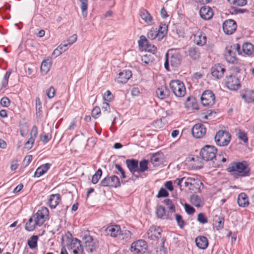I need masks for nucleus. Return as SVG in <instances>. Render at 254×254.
Segmentation results:
<instances>
[{"mask_svg":"<svg viewBox=\"0 0 254 254\" xmlns=\"http://www.w3.org/2000/svg\"><path fill=\"white\" fill-rule=\"evenodd\" d=\"M147 37L148 39L153 40L155 38H158L159 41V33L157 32V29L152 28L148 31L147 34Z\"/></svg>","mask_w":254,"mask_h":254,"instance_id":"nucleus-44","label":"nucleus"},{"mask_svg":"<svg viewBox=\"0 0 254 254\" xmlns=\"http://www.w3.org/2000/svg\"><path fill=\"white\" fill-rule=\"evenodd\" d=\"M181 56L177 52L173 49L169 50L165 55V68L167 71H170L169 65L172 67H178L181 63Z\"/></svg>","mask_w":254,"mask_h":254,"instance_id":"nucleus-2","label":"nucleus"},{"mask_svg":"<svg viewBox=\"0 0 254 254\" xmlns=\"http://www.w3.org/2000/svg\"><path fill=\"white\" fill-rule=\"evenodd\" d=\"M236 22L233 19L226 20L223 24L224 32L228 35L233 34L236 30Z\"/></svg>","mask_w":254,"mask_h":254,"instance_id":"nucleus-17","label":"nucleus"},{"mask_svg":"<svg viewBox=\"0 0 254 254\" xmlns=\"http://www.w3.org/2000/svg\"><path fill=\"white\" fill-rule=\"evenodd\" d=\"M106 231L108 235L113 237H116L119 235L121 232L120 226L117 225L108 227L106 229Z\"/></svg>","mask_w":254,"mask_h":254,"instance_id":"nucleus-25","label":"nucleus"},{"mask_svg":"<svg viewBox=\"0 0 254 254\" xmlns=\"http://www.w3.org/2000/svg\"><path fill=\"white\" fill-rule=\"evenodd\" d=\"M126 163L127 168L131 172V173L135 178H138L139 177L138 176L135 175L134 174L135 172L137 173L138 163V161L134 159H127L126 161Z\"/></svg>","mask_w":254,"mask_h":254,"instance_id":"nucleus-18","label":"nucleus"},{"mask_svg":"<svg viewBox=\"0 0 254 254\" xmlns=\"http://www.w3.org/2000/svg\"><path fill=\"white\" fill-rule=\"evenodd\" d=\"M167 31V25L165 23H161L157 32L159 33V41H161L166 35Z\"/></svg>","mask_w":254,"mask_h":254,"instance_id":"nucleus-38","label":"nucleus"},{"mask_svg":"<svg viewBox=\"0 0 254 254\" xmlns=\"http://www.w3.org/2000/svg\"><path fill=\"white\" fill-rule=\"evenodd\" d=\"M115 167L121 173L123 178L124 179L126 178L125 172L120 164H116L115 165Z\"/></svg>","mask_w":254,"mask_h":254,"instance_id":"nucleus-61","label":"nucleus"},{"mask_svg":"<svg viewBox=\"0 0 254 254\" xmlns=\"http://www.w3.org/2000/svg\"><path fill=\"white\" fill-rule=\"evenodd\" d=\"M156 94L159 99H164L169 96L170 91L166 87H161L156 90Z\"/></svg>","mask_w":254,"mask_h":254,"instance_id":"nucleus-29","label":"nucleus"},{"mask_svg":"<svg viewBox=\"0 0 254 254\" xmlns=\"http://www.w3.org/2000/svg\"><path fill=\"white\" fill-rule=\"evenodd\" d=\"M100 185L102 187L118 188L120 187L121 183L119 178L113 175L111 177H105L101 181Z\"/></svg>","mask_w":254,"mask_h":254,"instance_id":"nucleus-10","label":"nucleus"},{"mask_svg":"<svg viewBox=\"0 0 254 254\" xmlns=\"http://www.w3.org/2000/svg\"><path fill=\"white\" fill-rule=\"evenodd\" d=\"M163 202L167 206V208L169 209L171 212H175V205L171 199L169 198L165 199L163 201Z\"/></svg>","mask_w":254,"mask_h":254,"instance_id":"nucleus-49","label":"nucleus"},{"mask_svg":"<svg viewBox=\"0 0 254 254\" xmlns=\"http://www.w3.org/2000/svg\"><path fill=\"white\" fill-rule=\"evenodd\" d=\"M50 166L51 164L49 163H46L41 165L36 169L35 172V176L39 177L43 175L49 169Z\"/></svg>","mask_w":254,"mask_h":254,"instance_id":"nucleus-35","label":"nucleus"},{"mask_svg":"<svg viewBox=\"0 0 254 254\" xmlns=\"http://www.w3.org/2000/svg\"><path fill=\"white\" fill-rule=\"evenodd\" d=\"M81 2L82 15L85 18L87 15L88 0H79Z\"/></svg>","mask_w":254,"mask_h":254,"instance_id":"nucleus-42","label":"nucleus"},{"mask_svg":"<svg viewBox=\"0 0 254 254\" xmlns=\"http://www.w3.org/2000/svg\"><path fill=\"white\" fill-rule=\"evenodd\" d=\"M148 161L145 159H143L140 161V162L138 163L137 173H143L147 170L148 168Z\"/></svg>","mask_w":254,"mask_h":254,"instance_id":"nucleus-40","label":"nucleus"},{"mask_svg":"<svg viewBox=\"0 0 254 254\" xmlns=\"http://www.w3.org/2000/svg\"><path fill=\"white\" fill-rule=\"evenodd\" d=\"M200 100L203 106H211L215 103V95L211 90H205L202 93Z\"/></svg>","mask_w":254,"mask_h":254,"instance_id":"nucleus-9","label":"nucleus"},{"mask_svg":"<svg viewBox=\"0 0 254 254\" xmlns=\"http://www.w3.org/2000/svg\"><path fill=\"white\" fill-rule=\"evenodd\" d=\"M216 153L217 149L214 146L206 145L201 149L200 155L205 161H211L213 163V166L216 167L219 166L218 164H215L214 162V160H217Z\"/></svg>","mask_w":254,"mask_h":254,"instance_id":"nucleus-4","label":"nucleus"},{"mask_svg":"<svg viewBox=\"0 0 254 254\" xmlns=\"http://www.w3.org/2000/svg\"><path fill=\"white\" fill-rule=\"evenodd\" d=\"M227 171L235 179L248 177L251 175V168L248 162H233L231 163L227 169Z\"/></svg>","mask_w":254,"mask_h":254,"instance_id":"nucleus-1","label":"nucleus"},{"mask_svg":"<svg viewBox=\"0 0 254 254\" xmlns=\"http://www.w3.org/2000/svg\"><path fill=\"white\" fill-rule=\"evenodd\" d=\"M241 97L246 102H252L254 101V90H246Z\"/></svg>","mask_w":254,"mask_h":254,"instance_id":"nucleus-31","label":"nucleus"},{"mask_svg":"<svg viewBox=\"0 0 254 254\" xmlns=\"http://www.w3.org/2000/svg\"><path fill=\"white\" fill-rule=\"evenodd\" d=\"M175 215L178 226L180 228H183L185 224V222L183 220L182 216L178 214H175Z\"/></svg>","mask_w":254,"mask_h":254,"instance_id":"nucleus-54","label":"nucleus"},{"mask_svg":"<svg viewBox=\"0 0 254 254\" xmlns=\"http://www.w3.org/2000/svg\"><path fill=\"white\" fill-rule=\"evenodd\" d=\"M49 210L47 208H42L34 214L35 224L41 226L45 221L46 216L48 215Z\"/></svg>","mask_w":254,"mask_h":254,"instance_id":"nucleus-15","label":"nucleus"},{"mask_svg":"<svg viewBox=\"0 0 254 254\" xmlns=\"http://www.w3.org/2000/svg\"><path fill=\"white\" fill-rule=\"evenodd\" d=\"M169 86L172 92L177 97H184L186 94V90L185 85L179 80H171L169 83Z\"/></svg>","mask_w":254,"mask_h":254,"instance_id":"nucleus-6","label":"nucleus"},{"mask_svg":"<svg viewBox=\"0 0 254 254\" xmlns=\"http://www.w3.org/2000/svg\"><path fill=\"white\" fill-rule=\"evenodd\" d=\"M161 229L155 226L151 227L147 232V237L151 240H156L161 237Z\"/></svg>","mask_w":254,"mask_h":254,"instance_id":"nucleus-21","label":"nucleus"},{"mask_svg":"<svg viewBox=\"0 0 254 254\" xmlns=\"http://www.w3.org/2000/svg\"><path fill=\"white\" fill-rule=\"evenodd\" d=\"M141 60L145 64H149L153 63L154 58L151 55L146 54L141 57Z\"/></svg>","mask_w":254,"mask_h":254,"instance_id":"nucleus-46","label":"nucleus"},{"mask_svg":"<svg viewBox=\"0 0 254 254\" xmlns=\"http://www.w3.org/2000/svg\"><path fill=\"white\" fill-rule=\"evenodd\" d=\"M232 4L239 6H243L247 4V0H227Z\"/></svg>","mask_w":254,"mask_h":254,"instance_id":"nucleus-51","label":"nucleus"},{"mask_svg":"<svg viewBox=\"0 0 254 254\" xmlns=\"http://www.w3.org/2000/svg\"><path fill=\"white\" fill-rule=\"evenodd\" d=\"M77 36L76 34H73L66 41H63L67 45V47L69 48L72 44L75 42L77 40Z\"/></svg>","mask_w":254,"mask_h":254,"instance_id":"nucleus-50","label":"nucleus"},{"mask_svg":"<svg viewBox=\"0 0 254 254\" xmlns=\"http://www.w3.org/2000/svg\"><path fill=\"white\" fill-rule=\"evenodd\" d=\"M131 76L132 73L131 71L129 70H124L119 73L117 82L119 83H126Z\"/></svg>","mask_w":254,"mask_h":254,"instance_id":"nucleus-22","label":"nucleus"},{"mask_svg":"<svg viewBox=\"0 0 254 254\" xmlns=\"http://www.w3.org/2000/svg\"><path fill=\"white\" fill-rule=\"evenodd\" d=\"M33 221H34V215H32V216L29 218L28 221L26 223L25 225V228L27 231H31L34 229L35 226V225H36V224H35V223L33 224H32L31 226H28V224H29V223L31 224V223L33 222Z\"/></svg>","mask_w":254,"mask_h":254,"instance_id":"nucleus-52","label":"nucleus"},{"mask_svg":"<svg viewBox=\"0 0 254 254\" xmlns=\"http://www.w3.org/2000/svg\"><path fill=\"white\" fill-rule=\"evenodd\" d=\"M139 15L141 18L146 23H149L152 21V17L149 12L144 8L139 10Z\"/></svg>","mask_w":254,"mask_h":254,"instance_id":"nucleus-32","label":"nucleus"},{"mask_svg":"<svg viewBox=\"0 0 254 254\" xmlns=\"http://www.w3.org/2000/svg\"><path fill=\"white\" fill-rule=\"evenodd\" d=\"M188 55L193 60H196L200 58V51L198 48L195 47H191L189 48Z\"/></svg>","mask_w":254,"mask_h":254,"instance_id":"nucleus-28","label":"nucleus"},{"mask_svg":"<svg viewBox=\"0 0 254 254\" xmlns=\"http://www.w3.org/2000/svg\"><path fill=\"white\" fill-rule=\"evenodd\" d=\"M10 100L6 97H2L0 101V105L5 107H7L10 105Z\"/></svg>","mask_w":254,"mask_h":254,"instance_id":"nucleus-56","label":"nucleus"},{"mask_svg":"<svg viewBox=\"0 0 254 254\" xmlns=\"http://www.w3.org/2000/svg\"><path fill=\"white\" fill-rule=\"evenodd\" d=\"M224 219L216 216L214 218V225L217 230L222 229L224 226Z\"/></svg>","mask_w":254,"mask_h":254,"instance_id":"nucleus-39","label":"nucleus"},{"mask_svg":"<svg viewBox=\"0 0 254 254\" xmlns=\"http://www.w3.org/2000/svg\"><path fill=\"white\" fill-rule=\"evenodd\" d=\"M186 212L189 215H191L195 212V209L189 204L185 203L184 205Z\"/></svg>","mask_w":254,"mask_h":254,"instance_id":"nucleus-55","label":"nucleus"},{"mask_svg":"<svg viewBox=\"0 0 254 254\" xmlns=\"http://www.w3.org/2000/svg\"><path fill=\"white\" fill-rule=\"evenodd\" d=\"M139 47L142 50L154 54L157 52V48L153 45L149 43L144 36H141L138 42Z\"/></svg>","mask_w":254,"mask_h":254,"instance_id":"nucleus-13","label":"nucleus"},{"mask_svg":"<svg viewBox=\"0 0 254 254\" xmlns=\"http://www.w3.org/2000/svg\"><path fill=\"white\" fill-rule=\"evenodd\" d=\"M185 185L192 193L199 192L202 183L197 178L188 177L184 182Z\"/></svg>","mask_w":254,"mask_h":254,"instance_id":"nucleus-8","label":"nucleus"},{"mask_svg":"<svg viewBox=\"0 0 254 254\" xmlns=\"http://www.w3.org/2000/svg\"><path fill=\"white\" fill-rule=\"evenodd\" d=\"M241 51V54L244 53L245 55L250 56L254 53V47L251 43L246 42L242 45Z\"/></svg>","mask_w":254,"mask_h":254,"instance_id":"nucleus-27","label":"nucleus"},{"mask_svg":"<svg viewBox=\"0 0 254 254\" xmlns=\"http://www.w3.org/2000/svg\"><path fill=\"white\" fill-rule=\"evenodd\" d=\"M131 232L127 230L121 231L119 234L120 238L125 241H127L131 237Z\"/></svg>","mask_w":254,"mask_h":254,"instance_id":"nucleus-48","label":"nucleus"},{"mask_svg":"<svg viewBox=\"0 0 254 254\" xmlns=\"http://www.w3.org/2000/svg\"><path fill=\"white\" fill-rule=\"evenodd\" d=\"M195 242L196 246L200 249H205L208 245L207 239L202 236H198L195 238Z\"/></svg>","mask_w":254,"mask_h":254,"instance_id":"nucleus-24","label":"nucleus"},{"mask_svg":"<svg viewBox=\"0 0 254 254\" xmlns=\"http://www.w3.org/2000/svg\"><path fill=\"white\" fill-rule=\"evenodd\" d=\"M150 161L154 166H159L163 162V155L159 153L153 154L150 158Z\"/></svg>","mask_w":254,"mask_h":254,"instance_id":"nucleus-33","label":"nucleus"},{"mask_svg":"<svg viewBox=\"0 0 254 254\" xmlns=\"http://www.w3.org/2000/svg\"><path fill=\"white\" fill-rule=\"evenodd\" d=\"M52 64L50 60H44L41 65V72L43 75H45L49 71Z\"/></svg>","mask_w":254,"mask_h":254,"instance_id":"nucleus-37","label":"nucleus"},{"mask_svg":"<svg viewBox=\"0 0 254 254\" xmlns=\"http://www.w3.org/2000/svg\"><path fill=\"white\" fill-rule=\"evenodd\" d=\"M237 203L240 207H246L248 206L249 202L247 195L244 192L239 194L237 198Z\"/></svg>","mask_w":254,"mask_h":254,"instance_id":"nucleus-26","label":"nucleus"},{"mask_svg":"<svg viewBox=\"0 0 254 254\" xmlns=\"http://www.w3.org/2000/svg\"><path fill=\"white\" fill-rule=\"evenodd\" d=\"M36 116L39 118H41L42 117V104L40 101V99L39 97H36Z\"/></svg>","mask_w":254,"mask_h":254,"instance_id":"nucleus-41","label":"nucleus"},{"mask_svg":"<svg viewBox=\"0 0 254 254\" xmlns=\"http://www.w3.org/2000/svg\"><path fill=\"white\" fill-rule=\"evenodd\" d=\"M236 52L239 55L241 54V46L239 44H233L227 46L225 48V57L227 62L231 64H235L237 61Z\"/></svg>","mask_w":254,"mask_h":254,"instance_id":"nucleus-5","label":"nucleus"},{"mask_svg":"<svg viewBox=\"0 0 254 254\" xmlns=\"http://www.w3.org/2000/svg\"><path fill=\"white\" fill-rule=\"evenodd\" d=\"M157 217L162 219H169L168 215L166 214L165 208L162 205H158L156 208Z\"/></svg>","mask_w":254,"mask_h":254,"instance_id":"nucleus-36","label":"nucleus"},{"mask_svg":"<svg viewBox=\"0 0 254 254\" xmlns=\"http://www.w3.org/2000/svg\"><path fill=\"white\" fill-rule=\"evenodd\" d=\"M231 138V136L228 131L219 130L216 133L214 139L217 145L225 146L230 143Z\"/></svg>","mask_w":254,"mask_h":254,"instance_id":"nucleus-7","label":"nucleus"},{"mask_svg":"<svg viewBox=\"0 0 254 254\" xmlns=\"http://www.w3.org/2000/svg\"><path fill=\"white\" fill-rule=\"evenodd\" d=\"M200 17L204 20L210 19L213 15L212 9L209 6H203L199 10Z\"/></svg>","mask_w":254,"mask_h":254,"instance_id":"nucleus-20","label":"nucleus"},{"mask_svg":"<svg viewBox=\"0 0 254 254\" xmlns=\"http://www.w3.org/2000/svg\"><path fill=\"white\" fill-rule=\"evenodd\" d=\"M190 200L191 204H192L195 206L198 207L201 206L202 201L199 196L198 195L194 194L190 196Z\"/></svg>","mask_w":254,"mask_h":254,"instance_id":"nucleus-43","label":"nucleus"},{"mask_svg":"<svg viewBox=\"0 0 254 254\" xmlns=\"http://www.w3.org/2000/svg\"><path fill=\"white\" fill-rule=\"evenodd\" d=\"M102 174V171L101 169H98L95 173L93 175L92 178V183L96 184L98 183Z\"/></svg>","mask_w":254,"mask_h":254,"instance_id":"nucleus-47","label":"nucleus"},{"mask_svg":"<svg viewBox=\"0 0 254 254\" xmlns=\"http://www.w3.org/2000/svg\"><path fill=\"white\" fill-rule=\"evenodd\" d=\"M146 249V242L142 240H139L131 244L130 251L134 254H142L145 252Z\"/></svg>","mask_w":254,"mask_h":254,"instance_id":"nucleus-12","label":"nucleus"},{"mask_svg":"<svg viewBox=\"0 0 254 254\" xmlns=\"http://www.w3.org/2000/svg\"><path fill=\"white\" fill-rule=\"evenodd\" d=\"M225 84L228 89L232 91L237 90L241 86L239 79L232 75L226 77Z\"/></svg>","mask_w":254,"mask_h":254,"instance_id":"nucleus-14","label":"nucleus"},{"mask_svg":"<svg viewBox=\"0 0 254 254\" xmlns=\"http://www.w3.org/2000/svg\"><path fill=\"white\" fill-rule=\"evenodd\" d=\"M62 241L64 244L65 243L66 245L70 244V248L72 249L74 254H81L84 250L83 245L81 244V242L76 238H72V235L68 232L67 234L63 236Z\"/></svg>","mask_w":254,"mask_h":254,"instance_id":"nucleus-3","label":"nucleus"},{"mask_svg":"<svg viewBox=\"0 0 254 254\" xmlns=\"http://www.w3.org/2000/svg\"><path fill=\"white\" fill-rule=\"evenodd\" d=\"M195 103V99L192 97L189 96L186 99V105L190 106L191 104L193 107V104Z\"/></svg>","mask_w":254,"mask_h":254,"instance_id":"nucleus-63","label":"nucleus"},{"mask_svg":"<svg viewBox=\"0 0 254 254\" xmlns=\"http://www.w3.org/2000/svg\"><path fill=\"white\" fill-rule=\"evenodd\" d=\"M191 133L193 137L196 138L202 137L206 133V128L201 124H195L191 129Z\"/></svg>","mask_w":254,"mask_h":254,"instance_id":"nucleus-16","label":"nucleus"},{"mask_svg":"<svg viewBox=\"0 0 254 254\" xmlns=\"http://www.w3.org/2000/svg\"><path fill=\"white\" fill-rule=\"evenodd\" d=\"M113 98V95L110 91L107 90L104 94V99L108 102L112 101Z\"/></svg>","mask_w":254,"mask_h":254,"instance_id":"nucleus-62","label":"nucleus"},{"mask_svg":"<svg viewBox=\"0 0 254 254\" xmlns=\"http://www.w3.org/2000/svg\"><path fill=\"white\" fill-rule=\"evenodd\" d=\"M194 42L198 46H203L206 42L205 35L201 31H198L194 35Z\"/></svg>","mask_w":254,"mask_h":254,"instance_id":"nucleus-23","label":"nucleus"},{"mask_svg":"<svg viewBox=\"0 0 254 254\" xmlns=\"http://www.w3.org/2000/svg\"><path fill=\"white\" fill-rule=\"evenodd\" d=\"M61 199L60 195L59 194H53L50 195L49 199V206L51 208H55L59 203Z\"/></svg>","mask_w":254,"mask_h":254,"instance_id":"nucleus-30","label":"nucleus"},{"mask_svg":"<svg viewBox=\"0 0 254 254\" xmlns=\"http://www.w3.org/2000/svg\"><path fill=\"white\" fill-rule=\"evenodd\" d=\"M212 75L217 79L221 78L223 77L225 69L220 64H215L211 68Z\"/></svg>","mask_w":254,"mask_h":254,"instance_id":"nucleus-19","label":"nucleus"},{"mask_svg":"<svg viewBox=\"0 0 254 254\" xmlns=\"http://www.w3.org/2000/svg\"><path fill=\"white\" fill-rule=\"evenodd\" d=\"M101 111L99 107H95L93 108V109L92 111L91 115L92 117H93L95 119L97 118L98 116L100 114Z\"/></svg>","mask_w":254,"mask_h":254,"instance_id":"nucleus-58","label":"nucleus"},{"mask_svg":"<svg viewBox=\"0 0 254 254\" xmlns=\"http://www.w3.org/2000/svg\"><path fill=\"white\" fill-rule=\"evenodd\" d=\"M197 221L202 224H205L207 222V219L205 216V215L202 213L198 214L197 218Z\"/></svg>","mask_w":254,"mask_h":254,"instance_id":"nucleus-57","label":"nucleus"},{"mask_svg":"<svg viewBox=\"0 0 254 254\" xmlns=\"http://www.w3.org/2000/svg\"><path fill=\"white\" fill-rule=\"evenodd\" d=\"M68 48L67 47V45H65V43L63 42L56 49L54 50L52 53V57L56 58L61 55L63 52H65Z\"/></svg>","mask_w":254,"mask_h":254,"instance_id":"nucleus-34","label":"nucleus"},{"mask_svg":"<svg viewBox=\"0 0 254 254\" xmlns=\"http://www.w3.org/2000/svg\"><path fill=\"white\" fill-rule=\"evenodd\" d=\"M37 236H32L31 237L27 242V244L29 248L31 249L35 248L37 246Z\"/></svg>","mask_w":254,"mask_h":254,"instance_id":"nucleus-45","label":"nucleus"},{"mask_svg":"<svg viewBox=\"0 0 254 254\" xmlns=\"http://www.w3.org/2000/svg\"><path fill=\"white\" fill-rule=\"evenodd\" d=\"M34 140L33 137H30L28 140L25 143V147L27 149H30L32 148L34 142Z\"/></svg>","mask_w":254,"mask_h":254,"instance_id":"nucleus-60","label":"nucleus"},{"mask_svg":"<svg viewBox=\"0 0 254 254\" xmlns=\"http://www.w3.org/2000/svg\"><path fill=\"white\" fill-rule=\"evenodd\" d=\"M84 250L88 253H92L95 250L96 245L93 238L89 235L85 234L82 238Z\"/></svg>","mask_w":254,"mask_h":254,"instance_id":"nucleus-11","label":"nucleus"},{"mask_svg":"<svg viewBox=\"0 0 254 254\" xmlns=\"http://www.w3.org/2000/svg\"><path fill=\"white\" fill-rule=\"evenodd\" d=\"M169 195L168 191L164 188H161L157 194V197H166Z\"/></svg>","mask_w":254,"mask_h":254,"instance_id":"nucleus-59","label":"nucleus"},{"mask_svg":"<svg viewBox=\"0 0 254 254\" xmlns=\"http://www.w3.org/2000/svg\"><path fill=\"white\" fill-rule=\"evenodd\" d=\"M238 138L242 140L244 143H247L248 141V138L247 135V133L242 131V130H239L238 134Z\"/></svg>","mask_w":254,"mask_h":254,"instance_id":"nucleus-53","label":"nucleus"},{"mask_svg":"<svg viewBox=\"0 0 254 254\" xmlns=\"http://www.w3.org/2000/svg\"><path fill=\"white\" fill-rule=\"evenodd\" d=\"M55 90L53 87L51 86L47 92V96L49 98H52L55 95Z\"/></svg>","mask_w":254,"mask_h":254,"instance_id":"nucleus-64","label":"nucleus"}]
</instances>
